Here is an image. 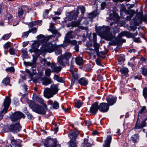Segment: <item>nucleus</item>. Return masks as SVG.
I'll return each instance as SVG.
<instances>
[{
    "instance_id": "nucleus-59",
    "label": "nucleus",
    "mask_w": 147,
    "mask_h": 147,
    "mask_svg": "<svg viewBox=\"0 0 147 147\" xmlns=\"http://www.w3.org/2000/svg\"><path fill=\"white\" fill-rule=\"evenodd\" d=\"M4 48L5 49H7L10 46V43L9 42H8L4 45Z\"/></svg>"
},
{
    "instance_id": "nucleus-4",
    "label": "nucleus",
    "mask_w": 147,
    "mask_h": 147,
    "mask_svg": "<svg viewBox=\"0 0 147 147\" xmlns=\"http://www.w3.org/2000/svg\"><path fill=\"white\" fill-rule=\"evenodd\" d=\"M72 54L68 52H65L57 58V62L61 65L65 66L67 64L69 59L72 57Z\"/></svg>"
},
{
    "instance_id": "nucleus-26",
    "label": "nucleus",
    "mask_w": 147,
    "mask_h": 147,
    "mask_svg": "<svg viewBox=\"0 0 147 147\" xmlns=\"http://www.w3.org/2000/svg\"><path fill=\"white\" fill-rule=\"evenodd\" d=\"M78 69H75L72 71H70L72 79L74 80L78 79L79 78L78 71Z\"/></svg>"
},
{
    "instance_id": "nucleus-10",
    "label": "nucleus",
    "mask_w": 147,
    "mask_h": 147,
    "mask_svg": "<svg viewBox=\"0 0 147 147\" xmlns=\"http://www.w3.org/2000/svg\"><path fill=\"white\" fill-rule=\"evenodd\" d=\"M22 127L19 122H17L11 124L8 127V131L14 133H16L20 131Z\"/></svg>"
},
{
    "instance_id": "nucleus-61",
    "label": "nucleus",
    "mask_w": 147,
    "mask_h": 147,
    "mask_svg": "<svg viewBox=\"0 0 147 147\" xmlns=\"http://www.w3.org/2000/svg\"><path fill=\"white\" fill-rule=\"evenodd\" d=\"M26 64L27 65L32 66V67H34L36 65H34L32 62H26Z\"/></svg>"
},
{
    "instance_id": "nucleus-23",
    "label": "nucleus",
    "mask_w": 147,
    "mask_h": 147,
    "mask_svg": "<svg viewBox=\"0 0 147 147\" xmlns=\"http://www.w3.org/2000/svg\"><path fill=\"white\" fill-rule=\"evenodd\" d=\"M40 80L42 82V84L46 86L51 84L52 82L50 78H47L46 77H41Z\"/></svg>"
},
{
    "instance_id": "nucleus-28",
    "label": "nucleus",
    "mask_w": 147,
    "mask_h": 147,
    "mask_svg": "<svg viewBox=\"0 0 147 147\" xmlns=\"http://www.w3.org/2000/svg\"><path fill=\"white\" fill-rule=\"evenodd\" d=\"M120 71L121 73L123 75V76L127 77L128 76V72L129 71L127 68L123 67L120 69Z\"/></svg>"
},
{
    "instance_id": "nucleus-13",
    "label": "nucleus",
    "mask_w": 147,
    "mask_h": 147,
    "mask_svg": "<svg viewBox=\"0 0 147 147\" xmlns=\"http://www.w3.org/2000/svg\"><path fill=\"white\" fill-rule=\"evenodd\" d=\"M95 34L96 36V33H93V43H94V34ZM96 38H97V37H96ZM89 39L91 40L92 39H91V38L90 37V36L89 37ZM86 46L88 47V49L87 50H89L90 51H91V53H92V52H93L94 50H95V49H94V48H93V47H94V44H93V45L92 43V42L91 41H88L86 43Z\"/></svg>"
},
{
    "instance_id": "nucleus-39",
    "label": "nucleus",
    "mask_w": 147,
    "mask_h": 147,
    "mask_svg": "<svg viewBox=\"0 0 147 147\" xmlns=\"http://www.w3.org/2000/svg\"><path fill=\"white\" fill-rule=\"evenodd\" d=\"M55 54L57 55L61 54L62 50L61 47L60 46L58 45L57 49H55Z\"/></svg>"
},
{
    "instance_id": "nucleus-35",
    "label": "nucleus",
    "mask_w": 147,
    "mask_h": 147,
    "mask_svg": "<svg viewBox=\"0 0 147 147\" xmlns=\"http://www.w3.org/2000/svg\"><path fill=\"white\" fill-rule=\"evenodd\" d=\"M76 63L79 65H81L83 63V60L82 57H76L75 59Z\"/></svg>"
},
{
    "instance_id": "nucleus-3",
    "label": "nucleus",
    "mask_w": 147,
    "mask_h": 147,
    "mask_svg": "<svg viewBox=\"0 0 147 147\" xmlns=\"http://www.w3.org/2000/svg\"><path fill=\"white\" fill-rule=\"evenodd\" d=\"M59 90L57 84L52 85L50 88H47L45 89L44 92V96L47 98H51L57 93Z\"/></svg>"
},
{
    "instance_id": "nucleus-52",
    "label": "nucleus",
    "mask_w": 147,
    "mask_h": 147,
    "mask_svg": "<svg viewBox=\"0 0 147 147\" xmlns=\"http://www.w3.org/2000/svg\"><path fill=\"white\" fill-rule=\"evenodd\" d=\"M25 113L27 115L28 118L29 119H31L33 117V116L32 114L30 113L28 111H27L25 112Z\"/></svg>"
},
{
    "instance_id": "nucleus-43",
    "label": "nucleus",
    "mask_w": 147,
    "mask_h": 147,
    "mask_svg": "<svg viewBox=\"0 0 147 147\" xmlns=\"http://www.w3.org/2000/svg\"><path fill=\"white\" fill-rule=\"evenodd\" d=\"M143 95L145 99L147 100V87H145L143 88Z\"/></svg>"
},
{
    "instance_id": "nucleus-51",
    "label": "nucleus",
    "mask_w": 147,
    "mask_h": 147,
    "mask_svg": "<svg viewBox=\"0 0 147 147\" xmlns=\"http://www.w3.org/2000/svg\"><path fill=\"white\" fill-rule=\"evenodd\" d=\"M6 71L7 72L14 73L15 71V69L13 67H11L6 69Z\"/></svg>"
},
{
    "instance_id": "nucleus-41",
    "label": "nucleus",
    "mask_w": 147,
    "mask_h": 147,
    "mask_svg": "<svg viewBox=\"0 0 147 147\" xmlns=\"http://www.w3.org/2000/svg\"><path fill=\"white\" fill-rule=\"evenodd\" d=\"M49 30L53 34L57 35L58 36H61V34L57 30L53 29H49Z\"/></svg>"
},
{
    "instance_id": "nucleus-45",
    "label": "nucleus",
    "mask_w": 147,
    "mask_h": 147,
    "mask_svg": "<svg viewBox=\"0 0 147 147\" xmlns=\"http://www.w3.org/2000/svg\"><path fill=\"white\" fill-rule=\"evenodd\" d=\"M98 13L96 11H94L89 14V15L90 16L91 18H93L95 17L98 15Z\"/></svg>"
},
{
    "instance_id": "nucleus-16",
    "label": "nucleus",
    "mask_w": 147,
    "mask_h": 147,
    "mask_svg": "<svg viewBox=\"0 0 147 147\" xmlns=\"http://www.w3.org/2000/svg\"><path fill=\"white\" fill-rule=\"evenodd\" d=\"M51 67L52 69V72H56L57 74L59 73L62 68L60 66H57L56 63L53 62L52 63Z\"/></svg>"
},
{
    "instance_id": "nucleus-54",
    "label": "nucleus",
    "mask_w": 147,
    "mask_h": 147,
    "mask_svg": "<svg viewBox=\"0 0 147 147\" xmlns=\"http://www.w3.org/2000/svg\"><path fill=\"white\" fill-rule=\"evenodd\" d=\"M15 50L12 47L10 48L9 50V52L11 55H14L15 54Z\"/></svg>"
},
{
    "instance_id": "nucleus-29",
    "label": "nucleus",
    "mask_w": 147,
    "mask_h": 147,
    "mask_svg": "<svg viewBox=\"0 0 147 147\" xmlns=\"http://www.w3.org/2000/svg\"><path fill=\"white\" fill-rule=\"evenodd\" d=\"M36 100L42 104L47 110V109L48 108L47 105L46 104V102L42 98L38 97L36 98Z\"/></svg>"
},
{
    "instance_id": "nucleus-56",
    "label": "nucleus",
    "mask_w": 147,
    "mask_h": 147,
    "mask_svg": "<svg viewBox=\"0 0 147 147\" xmlns=\"http://www.w3.org/2000/svg\"><path fill=\"white\" fill-rule=\"evenodd\" d=\"M45 75L49 77L51 74V70L50 69H48L45 71Z\"/></svg>"
},
{
    "instance_id": "nucleus-34",
    "label": "nucleus",
    "mask_w": 147,
    "mask_h": 147,
    "mask_svg": "<svg viewBox=\"0 0 147 147\" xmlns=\"http://www.w3.org/2000/svg\"><path fill=\"white\" fill-rule=\"evenodd\" d=\"M131 140L133 142L134 144L138 142L139 140V136L138 134H135L131 137Z\"/></svg>"
},
{
    "instance_id": "nucleus-11",
    "label": "nucleus",
    "mask_w": 147,
    "mask_h": 147,
    "mask_svg": "<svg viewBox=\"0 0 147 147\" xmlns=\"http://www.w3.org/2000/svg\"><path fill=\"white\" fill-rule=\"evenodd\" d=\"M99 111L102 113L107 112L109 108V105L107 103L102 102L99 105Z\"/></svg>"
},
{
    "instance_id": "nucleus-32",
    "label": "nucleus",
    "mask_w": 147,
    "mask_h": 147,
    "mask_svg": "<svg viewBox=\"0 0 147 147\" xmlns=\"http://www.w3.org/2000/svg\"><path fill=\"white\" fill-rule=\"evenodd\" d=\"M117 59L119 62L123 63L125 60V56L123 54H120L117 56Z\"/></svg>"
},
{
    "instance_id": "nucleus-36",
    "label": "nucleus",
    "mask_w": 147,
    "mask_h": 147,
    "mask_svg": "<svg viewBox=\"0 0 147 147\" xmlns=\"http://www.w3.org/2000/svg\"><path fill=\"white\" fill-rule=\"evenodd\" d=\"M2 83L4 84L5 86L9 85L10 86H11V84H9L10 83V79L9 77H6L4 78L2 81Z\"/></svg>"
},
{
    "instance_id": "nucleus-19",
    "label": "nucleus",
    "mask_w": 147,
    "mask_h": 147,
    "mask_svg": "<svg viewBox=\"0 0 147 147\" xmlns=\"http://www.w3.org/2000/svg\"><path fill=\"white\" fill-rule=\"evenodd\" d=\"M117 98L116 97L112 96H111L107 98V103L109 105V106L113 105L116 103Z\"/></svg>"
},
{
    "instance_id": "nucleus-27",
    "label": "nucleus",
    "mask_w": 147,
    "mask_h": 147,
    "mask_svg": "<svg viewBox=\"0 0 147 147\" xmlns=\"http://www.w3.org/2000/svg\"><path fill=\"white\" fill-rule=\"evenodd\" d=\"M78 83L81 85L85 86L88 84V81L86 78L83 77L78 80Z\"/></svg>"
},
{
    "instance_id": "nucleus-5",
    "label": "nucleus",
    "mask_w": 147,
    "mask_h": 147,
    "mask_svg": "<svg viewBox=\"0 0 147 147\" xmlns=\"http://www.w3.org/2000/svg\"><path fill=\"white\" fill-rule=\"evenodd\" d=\"M94 49H95V50L93 51V52H92V54H96L97 56L100 58L104 59L106 57V56H103V55H105L108 52V50H106L105 52H99V44L97 43L96 42V36L95 34H94Z\"/></svg>"
},
{
    "instance_id": "nucleus-50",
    "label": "nucleus",
    "mask_w": 147,
    "mask_h": 147,
    "mask_svg": "<svg viewBox=\"0 0 147 147\" xmlns=\"http://www.w3.org/2000/svg\"><path fill=\"white\" fill-rule=\"evenodd\" d=\"M30 33L29 31L24 32L22 35V38H27Z\"/></svg>"
},
{
    "instance_id": "nucleus-58",
    "label": "nucleus",
    "mask_w": 147,
    "mask_h": 147,
    "mask_svg": "<svg viewBox=\"0 0 147 147\" xmlns=\"http://www.w3.org/2000/svg\"><path fill=\"white\" fill-rule=\"evenodd\" d=\"M5 16L8 19V20L11 19L13 17V16L11 14L9 13H7L6 14Z\"/></svg>"
},
{
    "instance_id": "nucleus-24",
    "label": "nucleus",
    "mask_w": 147,
    "mask_h": 147,
    "mask_svg": "<svg viewBox=\"0 0 147 147\" xmlns=\"http://www.w3.org/2000/svg\"><path fill=\"white\" fill-rule=\"evenodd\" d=\"M147 113V109L146 110V107L145 106L142 107L140 111L138 112V120H139V117H141Z\"/></svg>"
},
{
    "instance_id": "nucleus-14",
    "label": "nucleus",
    "mask_w": 147,
    "mask_h": 147,
    "mask_svg": "<svg viewBox=\"0 0 147 147\" xmlns=\"http://www.w3.org/2000/svg\"><path fill=\"white\" fill-rule=\"evenodd\" d=\"M58 46L56 44H53L51 42H49L46 45L47 52L50 53L53 52L57 49Z\"/></svg>"
},
{
    "instance_id": "nucleus-44",
    "label": "nucleus",
    "mask_w": 147,
    "mask_h": 147,
    "mask_svg": "<svg viewBox=\"0 0 147 147\" xmlns=\"http://www.w3.org/2000/svg\"><path fill=\"white\" fill-rule=\"evenodd\" d=\"M50 38V37L49 36L45 37V36H44V37H43V38L40 40V41L41 42L43 43L47 42L49 40Z\"/></svg>"
},
{
    "instance_id": "nucleus-60",
    "label": "nucleus",
    "mask_w": 147,
    "mask_h": 147,
    "mask_svg": "<svg viewBox=\"0 0 147 147\" xmlns=\"http://www.w3.org/2000/svg\"><path fill=\"white\" fill-rule=\"evenodd\" d=\"M134 79L135 80L138 79L139 80H141L142 79V77L140 75L137 74L134 76Z\"/></svg>"
},
{
    "instance_id": "nucleus-62",
    "label": "nucleus",
    "mask_w": 147,
    "mask_h": 147,
    "mask_svg": "<svg viewBox=\"0 0 147 147\" xmlns=\"http://www.w3.org/2000/svg\"><path fill=\"white\" fill-rule=\"evenodd\" d=\"M36 21H32L29 23L28 25L30 27H32L36 25Z\"/></svg>"
},
{
    "instance_id": "nucleus-8",
    "label": "nucleus",
    "mask_w": 147,
    "mask_h": 147,
    "mask_svg": "<svg viewBox=\"0 0 147 147\" xmlns=\"http://www.w3.org/2000/svg\"><path fill=\"white\" fill-rule=\"evenodd\" d=\"M25 116L22 113L19 111L15 112L10 116V119L13 122H19L22 118L24 119Z\"/></svg>"
},
{
    "instance_id": "nucleus-7",
    "label": "nucleus",
    "mask_w": 147,
    "mask_h": 147,
    "mask_svg": "<svg viewBox=\"0 0 147 147\" xmlns=\"http://www.w3.org/2000/svg\"><path fill=\"white\" fill-rule=\"evenodd\" d=\"M11 101L10 98L8 96H6L4 100L3 105V106L4 107L3 109L0 113V119H1L3 118L4 114L7 113Z\"/></svg>"
},
{
    "instance_id": "nucleus-63",
    "label": "nucleus",
    "mask_w": 147,
    "mask_h": 147,
    "mask_svg": "<svg viewBox=\"0 0 147 147\" xmlns=\"http://www.w3.org/2000/svg\"><path fill=\"white\" fill-rule=\"evenodd\" d=\"M80 9L81 10V12L82 14H84L85 13V8L84 6H82L80 7Z\"/></svg>"
},
{
    "instance_id": "nucleus-33",
    "label": "nucleus",
    "mask_w": 147,
    "mask_h": 147,
    "mask_svg": "<svg viewBox=\"0 0 147 147\" xmlns=\"http://www.w3.org/2000/svg\"><path fill=\"white\" fill-rule=\"evenodd\" d=\"M38 45L36 43L33 44L32 45V52L36 53L37 54L38 52Z\"/></svg>"
},
{
    "instance_id": "nucleus-18",
    "label": "nucleus",
    "mask_w": 147,
    "mask_h": 147,
    "mask_svg": "<svg viewBox=\"0 0 147 147\" xmlns=\"http://www.w3.org/2000/svg\"><path fill=\"white\" fill-rule=\"evenodd\" d=\"M112 135H108L105 140L103 147H110V144L112 139Z\"/></svg>"
},
{
    "instance_id": "nucleus-38",
    "label": "nucleus",
    "mask_w": 147,
    "mask_h": 147,
    "mask_svg": "<svg viewBox=\"0 0 147 147\" xmlns=\"http://www.w3.org/2000/svg\"><path fill=\"white\" fill-rule=\"evenodd\" d=\"M47 52V48L42 47L40 50H38V52L37 54H38V56H39L40 55H41L44 53Z\"/></svg>"
},
{
    "instance_id": "nucleus-53",
    "label": "nucleus",
    "mask_w": 147,
    "mask_h": 147,
    "mask_svg": "<svg viewBox=\"0 0 147 147\" xmlns=\"http://www.w3.org/2000/svg\"><path fill=\"white\" fill-rule=\"evenodd\" d=\"M10 36V34H7L3 35L2 37V39L4 40L8 39Z\"/></svg>"
},
{
    "instance_id": "nucleus-57",
    "label": "nucleus",
    "mask_w": 147,
    "mask_h": 147,
    "mask_svg": "<svg viewBox=\"0 0 147 147\" xmlns=\"http://www.w3.org/2000/svg\"><path fill=\"white\" fill-rule=\"evenodd\" d=\"M82 30H85L86 32V36H89V34L88 33V32L89 31V30L87 27H82L81 28Z\"/></svg>"
},
{
    "instance_id": "nucleus-47",
    "label": "nucleus",
    "mask_w": 147,
    "mask_h": 147,
    "mask_svg": "<svg viewBox=\"0 0 147 147\" xmlns=\"http://www.w3.org/2000/svg\"><path fill=\"white\" fill-rule=\"evenodd\" d=\"M24 10L22 8L18 9V16L20 17L23 16L24 13Z\"/></svg>"
},
{
    "instance_id": "nucleus-49",
    "label": "nucleus",
    "mask_w": 147,
    "mask_h": 147,
    "mask_svg": "<svg viewBox=\"0 0 147 147\" xmlns=\"http://www.w3.org/2000/svg\"><path fill=\"white\" fill-rule=\"evenodd\" d=\"M53 108L55 109H57L59 107V103L56 101H54L52 105Z\"/></svg>"
},
{
    "instance_id": "nucleus-55",
    "label": "nucleus",
    "mask_w": 147,
    "mask_h": 147,
    "mask_svg": "<svg viewBox=\"0 0 147 147\" xmlns=\"http://www.w3.org/2000/svg\"><path fill=\"white\" fill-rule=\"evenodd\" d=\"M37 28L36 27L32 28L31 29L29 30V33L32 32L33 34L35 33L37 31Z\"/></svg>"
},
{
    "instance_id": "nucleus-9",
    "label": "nucleus",
    "mask_w": 147,
    "mask_h": 147,
    "mask_svg": "<svg viewBox=\"0 0 147 147\" xmlns=\"http://www.w3.org/2000/svg\"><path fill=\"white\" fill-rule=\"evenodd\" d=\"M57 142L56 139L48 137L45 140L44 146L45 147H57Z\"/></svg>"
},
{
    "instance_id": "nucleus-6",
    "label": "nucleus",
    "mask_w": 147,
    "mask_h": 147,
    "mask_svg": "<svg viewBox=\"0 0 147 147\" xmlns=\"http://www.w3.org/2000/svg\"><path fill=\"white\" fill-rule=\"evenodd\" d=\"M30 108L32 110L40 115H45L46 114L47 110L44 107L41 105L36 104L34 102H32L30 105Z\"/></svg>"
},
{
    "instance_id": "nucleus-17",
    "label": "nucleus",
    "mask_w": 147,
    "mask_h": 147,
    "mask_svg": "<svg viewBox=\"0 0 147 147\" xmlns=\"http://www.w3.org/2000/svg\"><path fill=\"white\" fill-rule=\"evenodd\" d=\"M138 120L137 119L134 128L136 129H141L146 126V122L147 120V117L143 120L139 124H138Z\"/></svg>"
},
{
    "instance_id": "nucleus-20",
    "label": "nucleus",
    "mask_w": 147,
    "mask_h": 147,
    "mask_svg": "<svg viewBox=\"0 0 147 147\" xmlns=\"http://www.w3.org/2000/svg\"><path fill=\"white\" fill-rule=\"evenodd\" d=\"M22 141L19 140L12 139L11 140V142L13 146L16 147H22Z\"/></svg>"
},
{
    "instance_id": "nucleus-15",
    "label": "nucleus",
    "mask_w": 147,
    "mask_h": 147,
    "mask_svg": "<svg viewBox=\"0 0 147 147\" xmlns=\"http://www.w3.org/2000/svg\"><path fill=\"white\" fill-rule=\"evenodd\" d=\"M142 13H138L134 19V23L135 25L138 26L142 22Z\"/></svg>"
},
{
    "instance_id": "nucleus-25",
    "label": "nucleus",
    "mask_w": 147,
    "mask_h": 147,
    "mask_svg": "<svg viewBox=\"0 0 147 147\" xmlns=\"http://www.w3.org/2000/svg\"><path fill=\"white\" fill-rule=\"evenodd\" d=\"M78 16V14L75 11L70 12L68 16V19L70 20H76Z\"/></svg>"
},
{
    "instance_id": "nucleus-37",
    "label": "nucleus",
    "mask_w": 147,
    "mask_h": 147,
    "mask_svg": "<svg viewBox=\"0 0 147 147\" xmlns=\"http://www.w3.org/2000/svg\"><path fill=\"white\" fill-rule=\"evenodd\" d=\"M141 69L142 74L145 77H146L147 76V68H145L144 65H143L141 68Z\"/></svg>"
},
{
    "instance_id": "nucleus-2",
    "label": "nucleus",
    "mask_w": 147,
    "mask_h": 147,
    "mask_svg": "<svg viewBox=\"0 0 147 147\" xmlns=\"http://www.w3.org/2000/svg\"><path fill=\"white\" fill-rule=\"evenodd\" d=\"M79 134V131L75 129L69 132L68 136L70 140L68 143V147H77L78 143L76 142V139Z\"/></svg>"
},
{
    "instance_id": "nucleus-30",
    "label": "nucleus",
    "mask_w": 147,
    "mask_h": 147,
    "mask_svg": "<svg viewBox=\"0 0 147 147\" xmlns=\"http://www.w3.org/2000/svg\"><path fill=\"white\" fill-rule=\"evenodd\" d=\"M88 137L85 138L84 142L82 143L83 147H92V144L88 142Z\"/></svg>"
},
{
    "instance_id": "nucleus-1",
    "label": "nucleus",
    "mask_w": 147,
    "mask_h": 147,
    "mask_svg": "<svg viewBox=\"0 0 147 147\" xmlns=\"http://www.w3.org/2000/svg\"><path fill=\"white\" fill-rule=\"evenodd\" d=\"M110 28L109 26L99 27L97 29L96 32L99 33L105 40L110 41L113 38V35L110 32Z\"/></svg>"
},
{
    "instance_id": "nucleus-21",
    "label": "nucleus",
    "mask_w": 147,
    "mask_h": 147,
    "mask_svg": "<svg viewBox=\"0 0 147 147\" xmlns=\"http://www.w3.org/2000/svg\"><path fill=\"white\" fill-rule=\"evenodd\" d=\"M125 32H127V31H124L121 32L119 34L116 39V40L117 41L120 42H125L126 40L125 39L122 38V37L124 36H126L128 37V36H127L125 35L124 34H123V33Z\"/></svg>"
},
{
    "instance_id": "nucleus-31",
    "label": "nucleus",
    "mask_w": 147,
    "mask_h": 147,
    "mask_svg": "<svg viewBox=\"0 0 147 147\" xmlns=\"http://www.w3.org/2000/svg\"><path fill=\"white\" fill-rule=\"evenodd\" d=\"M123 34L125 35H127L128 36V38H134L136 36L138 33L137 32L134 33H132L127 31V32H124L123 33Z\"/></svg>"
},
{
    "instance_id": "nucleus-22",
    "label": "nucleus",
    "mask_w": 147,
    "mask_h": 147,
    "mask_svg": "<svg viewBox=\"0 0 147 147\" xmlns=\"http://www.w3.org/2000/svg\"><path fill=\"white\" fill-rule=\"evenodd\" d=\"M73 32L72 31H70L68 32L66 34L65 38V41L66 42L70 40V39L74 38L75 36L72 34Z\"/></svg>"
},
{
    "instance_id": "nucleus-42",
    "label": "nucleus",
    "mask_w": 147,
    "mask_h": 147,
    "mask_svg": "<svg viewBox=\"0 0 147 147\" xmlns=\"http://www.w3.org/2000/svg\"><path fill=\"white\" fill-rule=\"evenodd\" d=\"M62 108L63 110H64V112L65 113H71V107H66L65 106H62Z\"/></svg>"
},
{
    "instance_id": "nucleus-40",
    "label": "nucleus",
    "mask_w": 147,
    "mask_h": 147,
    "mask_svg": "<svg viewBox=\"0 0 147 147\" xmlns=\"http://www.w3.org/2000/svg\"><path fill=\"white\" fill-rule=\"evenodd\" d=\"M65 42L67 44V46L69 44H71L72 46H75L77 45V42L75 40H70Z\"/></svg>"
},
{
    "instance_id": "nucleus-64",
    "label": "nucleus",
    "mask_w": 147,
    "mask_h": 147,
    "mask_svg": "<svg viewBox=\"0 0 147 147\" xmlns=\"http://www.w3.org/2000/svg\"><path fill=\"white\" fill-rule=\"evenodd\" d=\"M107 5V3L105 2H102L101 4V9H103Z\"/></svg>"
},
{
    "instance_id": "nucleus-46",
    "label": "nucleus",
    "mask_w": 147,
    "mask_h": 147,
    "mask_svg": "<svg viewBox=\"0 0 147 147\" xmlns=\"http://www.w3.org/2000/svg\"><path fill=\"white\" fill-rule=\"evenodd\" d=\"M147 59L142 56L140 55V61L142 63L140 64L142 65L143 63H146Z\"/></svg>"
},
{
    "instance_id": "nucleus-12",
    "label": "nucleus",
    "mask_w": 147,
    "mask_h": 147,
    "mask_svg": "<svg viewBox=\"0 0 147 147\" xmlns=\"http://www.w3.org/2000/svg\"><path fill=\"white\" fill-rule=\"evenodd\" d=\"M98 110H99L98 102H95L92 105L90 109V112L92 115H95L96 114Z\"/></svg>"
},
{
    "instance_id": "nucleus-48",
    "label": "nucleus",
    "mask_w": 147,
    "mask_h": 147,
    "mask_svg": "<svg viewBox=\"0 0 147 147\" xmlns=\"http://www.w3.org/2000/svg\"><path fill=\"white\" fill-rule=\"evenodd\" d=\"M83 102H82L80 100H78L75 103L76 107L78 108H79L82 106Z\"/></svg>"
}]
</instances>
